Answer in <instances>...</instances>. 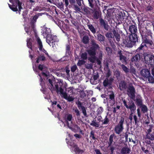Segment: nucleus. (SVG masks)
Masks as SVG:
<instances>
[{
    "instance_id": "obj_53",
    "label": "nucleus",
    "mask_w": 154,
    "mask_h": 154,
    "mask_svg": "<svg viewBox=\"0 0 154 154\" xmlns=\"http://www.w3.org/2000/svg\"><path fill=\"white\" fill-rule=\"evenodd\" d=\"M76 113V115L78 117H80V113L79 110L76 108L73 110Z\"/></svg>"
},
{
    "instance_id": "obj_51",
    "label": "nucleus",
    "mask_w": 154,
    "mask_h": 154,
    "mask_svg": "<svg viewBox=\"0 0 154 154\" xmlns=\"http://www.w3.org/2000/svg\"><path fill=\"white\" fill-rule=\"evenodd\" d=\"M103 109L101 107H99L97 109V115H98L101 114L103 112Z\"/></svg>"
},
{
    "instance_id": "obj_46",
    "label": "nucleus",
    "mask_w": 154,
    "mask_h": 154,
    "mask_svg": "<svg viewBox=\"0 0 154 154\" xmlns=\"http://www.w3.org/2000/svg\"><path fill=\"white\" fill-rule=\"evenodd\" d=\"M72 23L73 25L74 26L76 29H79V24L77 21L75 20H72Z\"/></svg>"
},
{
    "instance_id": "obj_27",
    "label": "nucleus",
    "mask_w": 154,
    "mask_h": 154,
    "mask_svg": "<svg viewBox=\"0 0 154 154\" xmlns=\"http://www.w3.org/2000/svg\"><path fill=\"white\" fill-rule=\"evenodd\" d=\"M99 77V75L98 73L97 74L94 75L90 79V82L93 85L96 84V83H95V81L97 80Z\"/></svg>"
},
{
    "instance_id": "obj_5",
    "label": "nucleus",
    "mask_w": 154,
    "mask_h": 154,
    "mask_svg": "<svg viewBox=\"0 0 154 154\" xmlns=\"http://www.w3.org/2000/svg\"><path fill=\"white\" fill-rule=\"evenodd\" d=\"M91 47L90 49L87 51V52L91 54H96L97 51L99 50L100 48L98 44H97L96 41L94 40H91Z\"/></svg>"
},
{
    "instance_id": "obj_60",
    "label": "nucleus",
    "mask_w": 154,
    "mask_h": 154,
    "mask_svg": "<svg viewBox=\"0 0 154 154\" xmlns=\"http://www.w3.org/2000/svg\"><path fill=\"white\" fill-rule=\"evenodd\" d=\"M109 100H114L115 99V95L113 92H112L109 95Z\"/></svg>"
},
{
    "instance_id": "obj_13",
    "label": "nucleus",
    "mask_w": 154,
    "mask_h": 154,
    "mask_svg": "<svg viewBox=\"0 0 154 154\" xmlns=\"http://www.w3.org/2000/svg\"><path fill=\"white\" fill-rule=\"evenodd\" d=\"M46 38V42L49 44L51 43L53 44L57 41V37L55 35H51Z\"/></svg>"
},
{
    "instance_id": "obj_62",
    "label": "nucleus",
    "mask_w": 154,
    "mask_h": 154,
    "mask_svg": "<svg viewBox=\"0 0 154 154\" xmlns=\"http://www.w3.org/2000/svg\"><path fill=\"white\" fill-rule=\"evenodd\" d=\"M109 102L110 106H113L115 103V99L109 100Z\"/></svg>"
},
{
    "instance_id": "obj_37",
    "label": "nucleus",
    "mask_w": 154,
    "mask_h": 154,
    "mask_svg": "<svg viewBox=\"0 0 154 154\" xmlns=\"http://www.w3.org/2000/svg\"><path fill=\"white\" fill-rule=\"evenodd\" d=\"M32 40L31 38H28L27 40V45L28 48L32 49Z\"/></svg>"
},
{
    "instance_id": "obj_20",
    "label": "nucleus",
    "mask_w": 154,
    "mask_h": 154,
    "mask_svg": "<svg viewBox=\"0 0 154 154\" xmlns=\"http://www.w3.org/2000/svg\"><path fill=\"white\" fill-rule=\"evenodd\" d=\"M42 32L43 36H46V38L51 35V30L50 29L47 28H44Z\"/></svg>"
},
{
    "instance_id": "obj_48",
    "label": "nucleus",
    "mask_w": 154,
    "mask_h": 154,
    "mask_svg": "<svg viewBox=\"0 0 154 154\" xmlns=\"http://www.w3.org/2000/svg\"><path fill=\"white\" fill-rule=\"evenodd\" d=\"M86 62L85 61V60H79L78 61L77 65L78 66H80L81 65L84 64Z\"/></svg>"
},
{
    "instance_id": "obj_59",
    "label": "nucleus",
    "mask_w": 154,
    "mask_h": 154,
    "mask_svg": "<svg viewBox=\"0 0 154 154\" xmlns=\"http://www.w3.org/2000/svg\"><path fill=\"white\" fill-rule=\"evenodd\" d=\"M153 7L150 5H149L146 7V10L147 11H151L153 10Z\"/></svg>"
},
{
    "instance_id": "obj_29",
    "label": "nucleus",
    "mask_w": 154,
    "mask_h": 154,
    "mask_svg": "<svg viewBox=\"0 0 154 154\" xmlns=\"http://www.w3.org/2000/svg\"><path fill=\"white\" fill-rule=\"evenodd\" d=\"M46 60L45 57L43 55L41 54L39 55L36 58V63H38L41 61H44Z\"/></svg>"
},
{
    "instance_id": "obj_61",
    "label": "nucleus",
    "mask_w": 154,
    "mask_h": 154,
    "mask_svg": "<svg viewBox=\"0 0 154 154\" xmlns=\"http://www.w3.org/2000/svg\"><path fill=\"white\" fill-rule=\"evenodd\" d=\"M133 118L134 120L135 125H138L137 123L138 122V121L137 118V116L135 115H134L133 116Z\"/></svg>"
},
{
    "instance_id": "obj_44",
    "label": "nucleus",
    "mask_w": 154,
    "mask_h": 154,
    "mask_svg": "<svg viewBox=\"0 0 154 154\" xmlns=\"http://www.w3.org/2000/svg\"><path fill=\"white\" fill-rule=\"evenodd\" d=\"M66 143L68 145L71 146L72 147H73L74 148L77 145L75 143L73 142L72 141L70 142L66 141Z\"/></svg>"
},
{
    "instance_id": "obj_22",
    "label": "nucleus",
    "mask_w": 154,
    "mask_h": 154,
    "mask_svg": "<svg viewBox=\"0 0 154 154\" xmlns=\"http://www.w3.org/2000/svg\"><path fill=\"white\" fill-rule=\"evenodd\" d=\"M112 32L113 34V38H115L117 42H119L120 39V36L118 33L117 31H116L115 29L112 30Z\"/></svg>"
},
{
    "instance_id": "obj_28",
    "label": "nucleus",
    "mask_w": 154,
    "mask_h": 154,
    "mask_svg": "<svg viewBox=\"0 0 154 154\" xmlns=\"http://www.w3.org/2000/svg\"><path fill=\"white\" fill-rule=\"evenodd\" d=\"M96 119H94L90 123V125L92 126L95 127L97 128H101L103 127L102 126H100L99 124V122H96Z\"/></svg>"
},
{
    "instance_id": "obj_47",
    "label": "nucleus",
    "mask_w": 154,
    "mask_h": 154,
    "mask_svg": "<svg viewBox=\"0 0 154 154\" xmlns=\"http://www.w3.org/2000/svg\"><path fill=\"white\" fill-rule=\"evenodd\" d=\"M93 64L92 63H86L85 65V67L86 68L89 69H92L93 68Z\"/></svg>"
},
{
    "instance_id": "obj_55",
    "label": "nucleus",
    "mask_w": 154,
    "mask_h": 154,
    "mask_svg": "<svg viewBox=\"0 0 154 154\" xmlns=\"http://www.w3.org/2000/svg\"><path fill=\"white\" fill-rule=\"evenodd\" d=\"M72 8L74 9V10L76 11H80L81 10L80 8L77 5H73Z\"/></svg>"
},
{
    "instance_id": "obj_39",
    "label": "nucleus",
    "mask_w": 154,
    "mask_h": 154,
    "mask_svg": "<svg viewBox=\"0 0 154 154\" xmlns=\"http://www.w3.org/2000/svg\"><path fill=\"white\" fill-rule=\"evenodd\" d=\"M119 60L121 61V62L125 64H126L127 63V61H126V57L124 55L121 56H120L119 57Z\"/></svg>"
},
{
    "instance_id": "obj_56",
    "label": "nucleus",
    "mask_w": 154,
    "mask_h": 154,
    "mask_svg": "<svg viewBox=\"0 0 154 154\" xmlns=\"http://www.w3.org/2000/svg\"><path fill=\"white\" fill-rule=\"evenodd\" d=\"M77 67L76 65H74L72 66L71 68V71L72 72H74L77 69Z\"/></svg>"
},
{
    "instance_id": "obj_14",
    "label": "nucleus",
    "mask_w": 154,
    "mask_h": 154,
    "mask_svg": "<svg viewBox=\"0 0 154 154\" xmlns=\"http://www.w3.org/2000/svg\"><path fill=\"white\" fill-rule=\"evenodd\" d=\"M100 25L101 27H104L106 31H108L109 29V26L108 23L106 20H104L102 18L99 19Z\"/></svg>"
},
{
    "instance_id": "obj_10",
    "label": "nucleus",
    "mask_w": 154,
    "mask_h": 154,
    "mask_svg": "<svg viewBox=\"0 0 154 154\" xmlns=\"http://www.w3.org/2000/svg\"><path fill=\"white\" fill-rule=\"evenodd\" d=\"M73 117L72 115L71 114H68L66 115V117L65 120V122L67 124V125L68 128L72 130L73 131H75V129H73L72 127L70 126L69 121L71 122V123H72Z\"/></svg>"
},
{
    "instance_id": "obj_57",
    "label": "nucleus",
    "mask_w": 154,
    "mask_h": 154,
    "mask_svg": "<svg viewBox=\"0 0 154 154\" xmlns=\"http://www.w3.org/2000/svg\"><path fill=\"white\" fill-rule=\"evenodd\" d=\"M35 23H32L31 22H30V27L32 28V30L34 31V32H35Z\"/></svg>"
},
{
    "instance_id": "obj_50",
    "label": "nucleus",
    "mask_w": 154,
    "mask_h": 154,
    "mask_svg": "<svg viewBox=\"0 0 154 154\" xmlns=\"http://www.w3.org/2000/svg\"><path fill=\"white\" fill-rule=\"evenodd\" d=\"M107 38H113V34L111 32H107L105 34Z\"/></svg>"
},
{
    "instance_id": "obj_17",
    "label": "nucleus",
    "mask_w": 154,
    "mask_h": 154,
    "mask_svg": "<svg viewBox=\"0 0 154 154\" xmlns=\"http://www.w3.org/2000/svg\"><path fill=\"white\" fill-rule=\"evenodd\" d=\"M134 101H135V103L138 106H140L143 104L142 97L139 94L137 95Z\"/></svg>"
},
{
    "instance_id": "obj_35",
    "label": "nucleus",
    "mask_w": 154,
    "mask_h": 154,
    "mask_svg": "<svg viewBox=\"0 0 154 154\" xmlns=\"http://www.w3.org/2000/svg\"><path fill=\"white\" fill-rule=\"evenodd\" d=\"M60 94L63 95L64 98L66 100L68 97L67 94L66 93L64 92L63 89L61 87H60Z\"/></svg>"
},
{
    "instance_id": "obj_4",
    "label": "nucleus",
    "mask_w": 154,
    "mask_h": 154,
    "mask_svg": "<svg viewBox=\"0 0 154 154\" xmlns=\"http://www.w3.org/2000/svg\"><path fill=\"white\" fill-rule=\"evenodd\" d=\"M124 122V119L123 117H122L119 123L115 126L114 129V131L117 134L119 135L122 132L124 129L123 126Z\"/></svg>"
},
{
    "instance_id": "obj_45",
    "label": "nucleus",
    "mask_w": 154,
    "mask_h": 154,
    "mask_svg": "<svg viewBox=\"0 0 154 154\" xmlns=\"http://www.w3.org/2000/svg\"><path fill=\"white\" fill-rule=\"evenodd\" d=\"M121 66L123 70L126 73L129 72V69L124 64L121 65Z\"/></svg>"
},
{
    "instance_id": "obj_54",
    "label": "nucleus",
    "mask_w": 154,
    "mask_h": 154,
    "mask_svg": "<svg viewBox=\"0 0 154 154\" xmlns=\"http://www.w3.org/2000/svg\"><path fill=\"white\" fill-rule=\"evenodd\" d=\"M80 97L82 98H84L86 96L85 91L83 90L81 91L80 92Z\"/></svg>"
},
{
    "instance_id": "obj_6",
    "label": "nucleus",
    "mask_w": 154,
    "mask_h": 154,
    "mask_svg": "<svg viewBox=\"0 0 154 154\" xmlns=\"http://www.w3.org/2000/svg\"><path fill=\"white\" fill-rule=\"evenodd\" d=\"M143 56L138 54H137L135 56H133L131 59V64L138 67L140 65V58Z\"/></svg>"
},
{
    "instance_id": "obj_31",
    "label": "nucleus",
    "mask_w": 154,
    "mask_h": 154,
    "mask_svg": "<svg viewBox=\"0 0 154 154\" xmlns=\"http://www.w3.org/2000/svg\"><path fill=\"white\" fill-rule=\"evenodd\" d=\"M74 149V151L77 154H82L84 152V151L80 149L78 145L76 146Z\"/></svg>"
},
{
    "instance_id": "obj_63",
    "label": "nucleus",
    "mask_w": 154,
    "mask_h": 154,
    "mask_svg": "<svg viewBox=\"0 0 154 154\" xmlns=\"http://www.w3.org/2000/svg\"><path fill=\"white\" fill-rule=\"evenodd\" d=\"M115 136L114 134H111L109 137V141L113 142V137Z\"/></svg>"
},
{
    "instance_id": "obj_52",
    "label": "nucleus",
    "mask_w": 154,
    "mask_h": 154,
    "mask_svg": "<svg viewBox=\"0 0 154 154\" xmlns=\"http://www.w3.org/2000/svg\"><path fill=\"white\" fill-rule=\"evenodd\" d=\"M66 46V53L69 54L70 52V46L69 44H67Z\"/></svg>"
},
{
    "instance_id": "obj_41",
    "label": "nucleus",
    "mask_w": 154,
    "mask_h": 154,
    "mask_svg": "<svg viewBox=\"0 0 154 154\" xmlns=\"http://www.w3.org/2000/svg\"><path fill=\"white\" fill-rule=\"evenodd\" d=\"M139 107L141 108V111L143 113H145L147 112L148 109L147 106L146 105L143 104L142 106H139Z\"/></svg>"
},
{
    "instance_id": "obj_58",
    "label": "nucleus",
    "mask_w": 154,
    "mask_h": 154,
    "mask_svg": "<svg viewBox=\"0 0 154 154\" xmlns=\"http://www.w3.org/2000/svg\"><path fill=\"white\" fill-rule=\"evenodd\" d=\"M106 50L109 54H111L112 52V48L109 47H106Z\"/></svg>"
},
{
    "instance_id": "obj_33",
    "label": "nucleus",
    "mask_w": 154,
    "mask_h": 154,
    "mask_svg": "<svg viewBox=\"0 0 154 154\" xmlns=\"http://www.w3.org/2000/svg\"><path fill=\"white\" fill-rule=\"evenodd\" d=\"M97 40L100 42H103L105 41V37L103 35L99 33L97 35Z\"/></svg>"
},
{
    "instance_id": "obj_40",
    "label": "nucleus",
    "mask_w": 154,
    "mask_h": 154,
    "mask_svg": "<svg viewBox=\"0 0 154 154\" xmlns=\"http://www.w3.org/2000/svg\"><path fill=\"white\" fill-rule=\"evenodd\" d=\"M149 83L152 84H154V76H152L150 74V76L147 78Z\"/></svg>"
},
{
    "instance_id": "obj_18",
    "label": "nucleus",
    "mask_w": 154,
    "mask_h": 154,
    "mask_svg": "<svg viewBox=\"0 0 154 154\" xmlns=\"http://www.w3.org/2000/svg\"><path fill=\"white\" fill-rule=\"evenodd\" d=\"M78 107L80 109L81 108V110L82 111V112L83 113L85 116H87V114L86 113V111L85 108L84 106H82V103L79 101H78L77 103H76Z\"/></svg>"
},
{
    "instance_id": "obj_25",
    "label": "nucleus",
    "mask_w": 154,
    "mask_h": 154,
    "mask_svg": "<svg viewBox=\"0 0 154 154\" xmlns=\"http://www.w3.org/2000/svg\"><path fill=\"white\" fill-rule=\"evenodd\" d=\"M44 13H36V14L33 17L31 21V22L35 23L37 21V20L38 19L40 16H42L44 14Z\"/></svg>"
},
{
    "instance_id": "obj_12",
    "label": "nucleus",
    "mask_w": 154,
    "mask_h": 154,
    "mask_svg": "<svg viewBox=\"0 0 154 154\" xmlns=\"http://www.w3.org/2000/svg\"><path fill=\"white\" fill-rule=\"evenodd\" d=\"M113 80V79L112 78H110L109 79L106 78L103 81V86L105 87H109V88H112L111 86Z\"/></svg>"
},
{
    "instance_id": "obj_15",
    "label": "nucleus",
    "mask_w": 154,
    "mask_h": 154,
    "mask_svg": "<svg viewBox=\"0 0 154 154\" xmlns=\"http://www.w3.org/2000/svg\"><path fill=\"white\" fill-rule=\"evenodd\" d=\"M144 60L146 63L148 65H152L154 64V56L153 55L149 56L148 59V58L146 60V57H144Z\"/></svg>"
},
{
    "instance_id": "obj_23",
    "label": "nucleus",
    "mask_w": 154,
    "mask_h": 154,
    "mask_svg": "<svg viewBox=\"0 0 154 154\" xmlns=\"http://www.w3.org/2000/svg\"><path fill=\"white\" fill-rule=\"evenodd\" d=\"M131 152L130 148L128 146H125L123 147L121 151V154H128Z\"/></svg>"
},
{
    "instance_id": "obj_32",
    "label": "nucleus",
    "mask_w": 154,
    "mask_h": 154,
    "mask_svg": "<svg viewBox=\"0 0 154 154\" xmlns=\"http://www.w3.org/2000/svg\"><path fill=\"white\" fill-rule=\"evenodd\" d=\"M102 123L101 125H106L109 124L110 120L108 117L107 116H106L104 119L102 121Z\"/></svg>"
},
{
    "instance_id": "obj_42",
    "label": "nucleus",
    "mask_w": 154,
    "mask_h": 154,
    "mask_svg": "<svg viewBox=\"0 0 154 154\" xmlns=\"http://www.w3.org/2000/svg\"><path fill=\"white\" fill-rule=\"evenodd\" d=\"M89 37L87 36H85L82 39V42L84 44H87L89 42Z\"/></svg>"
},
{
    "instance_id": "obj_26",
    "label": "nucleus",
    "mask_w": 154,
    "mask_h": 154,
    "mask_svg": "<svg viewBox=\"0 0 154 154\" xmlns=\"http://www.w3.org/2000/svg\"><path fill=\"white\" fill-rule=\"evenodd\" d=\"M15 2L14 1V0H13V3H11L12 5H11L8 4V5L9 6V7L14 12H17L18 11V10L17 9V5H15Z\"/></svg>"
},
{
    "instance_id": "obj_24",
    "label": "nucleus",
    "mask_w": 154,
    "mask_h": 154,
    "mask_svg": "<svg viewBox=\"0 0 154 154\" xmlns=\"http://www.w3.org/2000/svg\"><path fill=\"white\" fill-rule=\"evenodd\" d=\"M129 30L130 33H137V27L135 25H131L129 27Z\"/></svg>"
},
{
    "instance_id": "obj_36",
    "label": "nucleus",
    "mask_w": 154,
    "mask_h": 154,
    "mask_svg": "<svg viewBox=\"0 0 154 154\" xmlns=\"http://www.w3.org/2000/svg\"><path fill=\"white\" fill-rule=\"evenodd\" d=\"M89 137L91 140H96L97 138L95 136V132L94 131L92 130L90 134Z\"/></svg>"
},
{
    "instance_id": "obj_8",
    "label": "nucleus",
    "mask_w": 154,
    "mask_h": 154,
    "mask_svg": "<svg viewBox=\"0 0 154 154\" xmlns=\"http://www.w3.org/2000/svg\"><path fill=\"white\" fill-rule=\"evenodd\" d=\"M149 126V128L147 129L146 132V139L152 141L154 140V131L152 132V127L151 126Z\"/></svg>"
},
{
    "instance_id": "obj_34",
    "label": "nucleus",
    "mask_w": 154,
    "mask_h": 154,
    "mask_svg": "<svg viewBox=\"0 0 154 154\" xmlns=\"http://www.w3.org/2000/svg\"><path fill=\"white\" fill-rule=\"evenodd\" d=\"M88 29L94 34L96 33V29L94 28L93 25L90 24L88 25Z\"/></svg>"
},
{
    "instance_id": "obj_30",
    "label": "nucleus",
    "mask_w": 154,
    "mask_h": 154,
    "mask_svg": "<svg viewBox=\"0 0 154 154\" xmlns=\"http://www.w3.org/2000/svg\"><path fill=\"white\" fill-rule=\"evenodd\" d=\"M14 2L16 4H17V6L18 7V8L19 9L21 10L23 8L22 7V3L19 0H14ZM9 2L11 3H13V0H9Z\"/></svg>"
},
{
    "instance_id": "obj_21",
    "label": "nucleus",
    "mask_w": 154,
    "mask_h": 154,
    "mask_svg": "<svg viewBox=\"0 0 154 154\" xmlns=\"http://www.w3.org/2000/svg\"><path fill=\"white\" fill-rule=\"evenodd\" d=\"M88 54L90 56L88 57V60L92 63H95V60L97 59V57L96 56V54H91L89 52H87Z\"/></svg>"
},
{
    "instance_id": "obj_38",
    "label": "nucleus",
    "mask_w": 154,
    "mask_h": 154,
    "mask_svg": "<svg viewBox=\"0 0 154 154\" xmlns=\"http://www.w3.org/2000/svg\"><path fill=\"white\" fill-rule=\"evenodd\" d=\"M37 42L40 51H42L43 45L42 42L39 37L37 38Z\"/></svg>"
},
{
    "instance_id": "obj_1",
    "label": "nucleus",
    "mask_w": 154,
    "mask_h": 154,
    "mask_svg": "<svg viewBox=\"0 0 154 154\" xmlns=\"http://www.w3.org/2000/svg\"><path fill=\"white\" fill-rule=\"evenodd\" d=\"M145 30L143 28L140 29V32L142 37V42L146 45H149V47L151 46L153 44L152 40L149 38L150 36L151 38H152V33L150 29H147L146 28Z\"/></svg>"
},
{
    "instance_id": "obj_64",
    "label": "nucleus",
    "mask_w": 154,
    "mask_h": 154,
    "mask_svg": "<svg viewBox=\"0 0 154 154\" xmlns=\"http://www.w3.org/2000/svg\"><path fill=\"white\" fill-rule=\"evenodd\" d=\"M41 7L39 6H37L35 8H34L33 9L32 11H37L38 10L40 11H41V9H40Z\"/></svg>"
},
{
    "instance_id": "obj_43",
    "label": "nucleus",
    "mask_w": 154,
    "mask_h": 154,
    "mask_svg": "<svg viewBox=\"0 0 154 154\" xmlns=\"http://www.w3.org/2000/svg\"><path fill=\"white\" fill-rule=\"evenodd\" d=\"M81 58L84 60H87L88 58L87 53L86 52L82 53L81 55Z\"/></svg>"
},
{
    "instance_id": "obj_2",
    "label": "nucleus",
    "mask_w": 154,
    "mask_h": 154,
    "mask_svg": "<svg viewBox=\"0 0 154 154\" xmlns=\"http://www.w3.org/2000/svg\"><path fill=\"white\" fill-rule=\"evenodd\" d=\"M129 40H127L123 42L126 47L132 48L136 45L137 42H138V37L137 33H130L128 35Z\"/></svg>"
},
{
    "instance_id": "obj_19",
    "label": "nucleus",
    "mask_w": 154,
    "mask_h": 154,
    "mask_svg": "<svg viewBox=\"0 0 154 154\" xmlns=\"http://www.w3.org/2000/svg\"><path fill=\"white\" fill-rule=\"evenodd\" d=\"M140 74L144 78H147L149 76H150V73L149 70L148 69H144L141 70Z\"/></svg>"
},
{
    "instance_id": "obj_7",
    "label": "nucleus",
    "mask_w": 154,
    "mask_h": 154,
    "mask_svg": "<svg viewBox=\"0 0 154 154\" xmlns=\"http://www.w3.org/2000/svg\"><path fill=\"white\" fill-rule=\"evenodd\" d=\"M127 89V94L128 96L131 99L134 100L136 91L134 86L132 85H129Z\"/></svg>"
},
{
    "instance_id": "obj_11",
    "label": "nucleus",
    "mask_w": 154,
    "mask_h": 154,
    "mask_svg": "<svg viewBox=\"0 0 154 154\" xmlns=\"http://www.w3.org/2000/svg\"><path fill=\"white\" fill-rule=\"evenodd\" d=\"M60 84L59 82H55L53 85H51L49 87L50 90L52 92L53 91H55L58 94L60 92V87H59V85Z\"/></svg>"
},
{
    "instance_id": "obj_16",
    "label": "nucleus",
    "mask_w": 154,
    "mask_h": 154,
    "mask_svg": "<svg viewBox=\"0 0 154 154\" xmlns=\"http://www.w3.org/2000/svg\"><path fill=\"white\" fill-rule=\"evenodd\" d=\"M128 88V85L125 81H121L119 83V88L121 91L125 90Z\"/></svg>"
},
{
    "instance_id": "obj_3",
    "label": "nucleus",
    "mask_w": 154,
    "mask_h": 154,
    "mask_svg": "<svg viewBox=\"0 0 154 154\" xmlns=\"http://www.w3.org/2000/svg\"><path fill=\"white\" fill-rule=\"evenodd\" d=\"M122 101L127 109H130L131 112L135 111L136 106L133 100H128V101H127L125 99L122 98Z\"/></svg>"
},
{
    "instance_id": "obj_9",
    "label": "nucleus",
    "mask_w": 154,
    "mask_h": 154,
    "mask_svg": "<svg viewBox=\"0 0 154 154\" xmlns=\"http://www.w3.org/2000/svg\"><path fill=\"white\" fill-rule=\"evenodd\" d=\"M145 46L147 47L146 45L142 42L139 47L136 50V53L139 54L141 56H143L144 54V48Z\"/></svg>"
},
{
    "instance_id": "obj_49",
    "label": "nucleus",
    "mask_w": 154,
    "mask_h": 154,
    "mask_svg": "<svg viewBox=\"0 0 154 154\" xmlns=\"http://www.w3.org/2000/svg\"><path fill=\"white\" fill-rule=\"evenodd\" d=\"M89 3V6L92 8L94 7V2H95L94 0H88Z\"/></svg>"
}]
</instances>
